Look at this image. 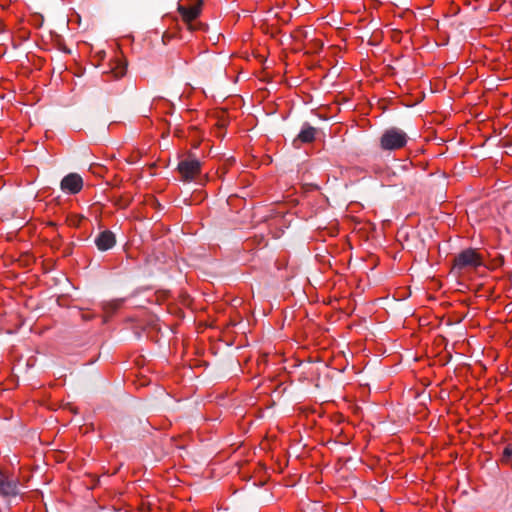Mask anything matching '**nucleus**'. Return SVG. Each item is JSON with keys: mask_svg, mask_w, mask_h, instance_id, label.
Listing matches in <instances>:
<instances>
[{"mask_svg": "<svg viewBox=\"0 0 512 512\" xmlns=\"http://www.w3.org/2000/svg\"><path fill=\"white\" fill-rule=\"evenodd\" d=\"M178 171L183 180L192 181L201 172V163L198 159H185L179 162Z\"/></svg>", "mask_w": 512, "mask_h": 512, "instance_id": "39448f33", "label": "nucleus"}, {"mask_svg": "<svg viewBox=\"0 0 512 512\" xmlns=\"http://www.w3.org/2000/svg\"><path fill=\"white\" fill-rule=\"evenodd\" d=\"M316 136V129L309 124H304L300 133L298 134V139L303 143H311L314 141Z\"/></svg>", "mask_w": 512, "mask_h": 512, "instance_id": "6e6552de", "label": "nucleus"}, {"mask_svg": "<svg viewBox=\"0 0 512 512\" xmlns=\"http://www.w3.org/2000/svg\"><path fill=\"white\" fill-rule=\"evenodd\" d=\"M110 72L113 74L114 78H121L126 73V65L122 61L118 60L115 63V65L111 68Z\"/></svg>", "mask_w": 512, "mask_h": 512, "instance_id": "1a4fd4ad", "label": "nucleus"}, {"mask_svg": "<svg viewBox=\"0 0 512 512\" xmlns=\"http://www.w3.org/2000/svg\"><path fill=\"white\" fill-rule=\"evenodd\" d=\"M379 142L382 150L395 151L407 144L408 135L400 128L390 127L382 133Z\"/></svg>", "mask_w": 512, "mask_h": 512, "instance_id": "f257e3e1", "label": "nucleus"}, {"mask_svg": "<svg viewBox=\"0 0 512 512\" xmlns=\"http://www.w3.org/2000/svg\"><path fill=\"white\" fill-rule=\"evenodd\" d=\"M122 302H123V300H121V299L112 300V301L106 303L103 306V309L106 313H113L122 305Z\"/></svg>", "mask_w": 512, "mask_h": 512, "instance_id": "9d476101", "label": "nucleus"}, {"mask_svg": "<svg viewBox=\"0 0 512 512\" xmlns=\"http://www.w3.org/2000/svg\"><path fill=\"white\" fill-rule=\"evenodd\" d=\"M503 460L506 462L512 461V446H507L503 451Z\"/></svg>", "mask_w": 512, "mask_h": 512, "instance_id": "9b49d317", "label": "nucleus"}, {"mask_svg": "<svg viewBox=\"0 0 512 512\" xmlns=\"http://www.w3.org/2000/svg\"><path fill=\"white\" fill-rule=\"evenodd\" d=\"M201 0H183L178 4V11L190 30L199 28V24L194 23L201 12Z\"/></svg>", "mask_w": 512, "mask_h": 512, "instance_id": "f03ea898", "label": "nucleus"}, {"mask_svg": "<svg viewBox=\"0 0 512 512\" xmlns=\"http://www.w3.org/2000/svg\"><path fill=\"white\" fill-rule=\"evenodd\" d=\"M94 242L98 250L107 251L115 246L116 237L112 231L105 230L99 233Z\"/></svg>", "mask_w": 512, "mask_h": 512, "instance_id": "0eeeda50", "label": "nucleus"}, {"mask_svg": "<svg viewBox=\"0 0 512 512\" xmlns=\"http://www.w3.org/2000/svg\"><path fill=\"white\" fill-rule=\"evenodd\" d=\"M483 265V257L475 249L463 250L454 259V269L463 270L468 268H477Z\"/></svg>", "mask_w": 512, "mask_h": 512, "instance_id": "7ed1b4c3", "label": "nucleus"}, {"mask_svg": "<svg viewBox=\"0 0 512 512\" xmlns=\"http://www.w3.org/2000/svg\"><path fill=\"white\" fill-rule=\"evenodd\" d=\"M60 188L66 194H77L83 188V179L77 173H69L61 180Z\"/></svg>", "mask_w": 512, "mask_h": 512, "instance_id": "423d86ee", "label": "nucleus"}, {"mask_svg": "<svg viewBox=\"0 0 512 512\" xmlns=\"http://www.w3.org/2000/svg\"><path fill=\"white\" fill-rule=\"evenodd\" d=\"M19 480L0 469V494L4 497H15L19 494Z\"/></svg>", "mask_w": 512, "mask_h": 512, "instance_id": "20e7f679", "label": "nucleus"}]
</instances>
